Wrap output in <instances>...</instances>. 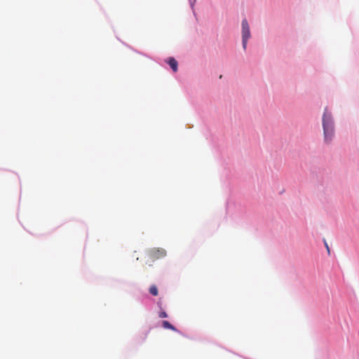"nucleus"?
Here are the masks:
<instances>
[{
    "mask_svg": "<svg viewBox=\"0 0 359 359\" xmlns=\"http://www.w3.org/2000/svg\"><path fill=\"white\" fill-rule=\"evenodd\" d=\"M324 243H325V248L327 249V251L328 254L330 255V248H329V246H328V245H327V243L325 240H324Z\"/></svg>",
    "mask_w": 359,
    "mask_h": 359,
    "instance_id": "8",
    "label": "nucleus"
},
{
    "mask_svg": "<svg viewBox=\"0 0 359 359\" xmlns=\"http://www.w3.org/2000/svg\"><path fill=\"white\" fill-rule=\"evenodd\" d=\"M166 255V251L163 248H153L148 252V256L154 261L155 259H161Z\"/></svg>",
    "mask_w": 359,
    "mask_h": 359,
    "instance_id": "3",
    "label": "nucleus"
},
{
    "mask_svg": "<svg viewBox=\"0 0 359 359\" xmlns=\"http://www.w3.org/2000/svg\"><path fill=\"white\" fill-rule=\"evenodd\" d=\"M149 292L153 296H157L158 294V290L157 287L155 285H151L149 287Z\"/></svg>",
    "mask_w": 359,
    "mask_h": 359,
    "instance_id": "6",
    "label": "nucleus"
},
{
    "mask_svg": "<svg viewBox=\"0 0 359 359\" xmlns=\"http://www.w3.org/2000/svg\"><path fill=\"white\" fill-rule=\"evenodd\" d=\"M162 326L165 328V329H169V330H174V331H176V328L172 325L167 320H163V323H162Z\"/></svg>",
    "mask_w": 359,
    "mask_h": 359,
    "instance_id": "5",
    "label": "nucleus"
},
{
    "mask_svg": "<svg viewBox=\"0 0 359 359\" xmlns=\"http://www.w3.org/2000/svg\"><path fill=\"white\" fill-rule=\"evenodd\" d=\"M167 62L168 63V65L172 68L174 72H176L177 71L178 63L177 61L174 57H169L168 59Z\"/></svg>",
    "mask_w": 359,
    "mask_h": 359,
    "instance_id": "4",
    "label": "nucleus"
},
{
    "mask_svg": "<svg viewBox=\"0 0 359 359\" xmlns=\"http://www.w3.org/2000/svg\"><path fill=\"white\" fill-rule=\"evenodd\" d=\"M250 26L246 19H243L242 21V38H243V48H246L248 40L250 37Z\"/></svg>",
    "mask_w": 359,
    "mask_h": 359,
    "instance_id": "2",
    "label": "nucleus"
},
{
    "mask_svg": "<svg viewBox=\"0 0 359 359\" xmlns=\"http://www.w3.org/2000/svg\"><path fill=\"white\" fill-rule=\"evenodd\" d=\"M167 316H168V315L165 311H162L159 313L160 318H166Z\"/></svg>",
    "mask_w": 359,
    "mask_h": 359,
    "instance_id": "7",
    "label": "nucleus"
},
{
    "mask_svg": "<svg viewBox=\"0 0 359 359\" xmlns=\"http://www.w3.org/2000/svg\"><path fill=\"white\" fill-rule=\"evenodd\" d=\"M323 127L325 141L330 143L334 135V127L332 114L328 111L327 107L325 109L323 116Z\"/></svg>",
    "mask_w": 359,
    "mask_h": 359,
    "instance_id": "1",
    "label": "nucleus"
}]
</instances>
